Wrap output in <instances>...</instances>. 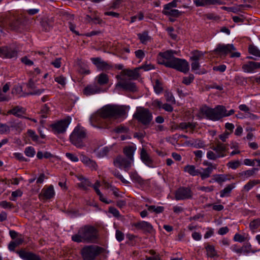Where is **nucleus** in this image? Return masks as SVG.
<instances>
[{
    "instance_id": "6e6d98bb",
    "label": "nucleus",
    "mask_w": 260,
    "mask_h": 260,
    "mask_svg": "<svg viewBox=\"0 0 260 260\" xmlns=\"http://www.w3.org/2000/svg\"><path fill=\"white\" fill-rule=\"evenodd\" d=\"M49 107L47 104L44 105L41 109L42 117L43 118H46L47 116V114L49 113Z\"/></svg>"
},
{
    "instance_id": "ddd939ff",
    "label": "nucleus",
    "mask_w": 260,
    "mask_h": 260,
    "mask_svg": "<svg viewBox=\"0 0 260 260\" xmlns=\"http://www.w3.org/2000/svg\"><path fill=\"white\" fill-rule=\"evenodd\" d=\"M133 162L132 160L123 156L119 155L114 160V165L120 169H123L125 171H128L131 167L132 164Z\"/></svg>"
},
{
    "instance_id": "423d86ee",
    "label": "nucleus",
    "mask_w": 260,
    "mask_h": 260,
    "mask_svg": "<svg viewBox=\"0 0 260 260\" xmlns=\"http://www.w3.org/2000/svg\"><path fill=\"white\" fill-rule=\"evenodd\" d=\"M105 249L97 245L85 246L81 250L83 260H94L100 254L103 253Z\"/></svg>"
},
{
    "instance_id": "72a5a7b5",
    "label": "nucleus",
    "mask_w": 260,
    "mask_h": 260,
    "mask_svg": "<svg viewBox=\"0 0 260 260\" xmlns=\"http://www.w3.org/2000/svg\"><path fill=\"white\" fill-rule=\"evenodd\" d=\"M98 83L100 85H104L109 82L108 76L105 73H101L96 77Z\"/></svg>"
},
{
    "instance_id": "2f4dec72",
    "label": "nucleus",
    "mask_w": 260,
    "mask_h": 260,
    "mask_svg": "<svg viewBox=\"0 0 260 260\" xmlns=\"http://www.w3.org/2000/svg\"><path fill=\"white\" fill-rule=\"evenodd\" d=\"M162 13L168 16L178 17L182 14V12L177 9L163 10Z\"/></svg>"
},
{
    "instance_id": "412c9836",
    "label": "nucleus",
    "mask_w": 260,
    "mask_h": 260,
    "mask_svg": "<svg viewBox=\"0 0 260 260\" xmlns=\"http://www.w3.org/2000/svg\"><path fill=\"white\" fill-rule=\"evenodd\" d=\"M90 59L93 64L99 70L103 71L110 70L111 68V66L107 62L105 61L100 57H92Z\"/></svg>"
},
{
    "instance_id": "774afa93",
    "label": "nucleus",
    "mask_w": 260,
    "mask_h": 260,
    "mask_svg": "<svg viewBox=\"0 0 260 260\" xmlns=\"http://www.w3.org/2000/svg\"><path fill=\"white\" fill-rule=\"evenodd\" d=\"M61 58H56L54 60L51 62V64L56 68H59L61 64Z\"/></svg>"
},
{
    "instance_id": "f8f14e48",
    "label": "nucleus",
    "mask_w": 260,
    "mask_h": 260,
    "mask_svg": "<svg viewBox=\"0 0 260 260\" xmlns=\"http://www.w3.org/2000/svg\"><path fill=\"white\" fill-rule=\"evenodd\" d=\"M176 51L173 50H167L163 52H159L157 58L158 63L168 67V63L173 61L175 58L174 55Z\"/></svg>"
},
{
    "instance_id": "4c0bfd02",
    "label": "nucleus",
    "mask_w": 260,
    "mask_h": 260,
    "mask_svg": "<svg viewBox=\"0 0 260 260\" xmlns=\"http://www.w3.org/2000/svg\"><path fill=\"white\" fill-rule=\"evenodd\" d=\"M259 183L260 182L258 180H250L244 186L243 189L244 190L248 192L255 185L259 184Z\"/></svg>"
},
{
    "instance_id": "6e6552de",
    "label": "nucleus",
    "mask_w": 260,
    "mask_h": 260,
    "mask_svg": "<svg viewBox=\"0 0 260 260\" xmlns=\"http://www.w3.org/2000/svg\"><path fill=\"white\" fill-rule=\"evenodd\" d=\"M236 50V48L233 44H219L217 45L214 51L217 53L221 55H226L229 53H231V57H239L240 53L238 52L232 53L233 51Z\"/></svg>"
},
{
    "instance_id": "13d9d810",
    "label": "nucleus",
    "mask_w": 260,
    "mask_h": 260,
    "mask_svg": "<svg viewBox=\"0 0 260 260\" xmlns=\"http://www.w3.org/2000/svg\"><path fill=\"white\" fill-rule=\"evenodd\" d=\"M194 79V76L192 74H190L188 77H185L183 79L182 82L186 84H190Z\"/></svg>"
},
{
    "instance_id": "052dcab7",
    "label": "nucleus",
    "mask_w": 260,
    "mask_h": 260,
    "mask_svg": "<svg viewBox=\"0 0 260 260\" xmlns=\"http://www.w3.org/2000/svg\"><path fill=\"white\" fill-rule=\"evenodd\" d=\"M27 134L28 136L31 138L32 141L35 142L38 141L39 137L38 135L36 134L35 132L34 131L31 129H28L27 131Z\"/></svg>"
},
{
    "instance_id": "09e8293b",
    "label": "nucleus",
    "mask_w": 260,
    "mask_h": 260,
    "mask_svg": "<svg viewBox=\"0 0 260 260\" xmlns=\"http://www.w3.org/2000/svg\"><path fill=\"white\" fill-rule=\"evenodd\" d=\"M226 165L229 168L235 170L240 166L241 163L239 160H236L229 161Z\"/></svg>"
},
{
    "instance_id": "8fccbe9b",
    "label": "nucleus",
    "mask_w": 260,
    "mask_h": 260,
    "mask_svg": "<svg viewBox=\"0 0 260 260\" xmlns=\"http://www.w3.org/2000/svg\"><path fill=\"white\" fill-rule=\"evenodd\" d=\"M24 153L27 156L32 157L35 155L36 151L32 147L29 146L25 149Z\"/></svg>"
},
{
    "instance_id": "f03ea898",
    "label": "nucleus",
    "mask_w": 260,
    "mask_h": 260,
    "mask_svg": "<svg viewBox=\"0 0 260 260\" xmlns=\"http://www.w3.org/2000/svg\"><path fill=\"white\" fill-rule=\"evenodd\" d=\"M100 116L103 119L110 121L112 123L116 119L125 114V110L122 106L107 105L103 107L99 111Z\"/></svg>"
},
{
    "instance_id": "c03bdc74",
    "label": "nucleus",
    "mask_w": 260,
    "mask_h": 260,
    "mask_svg": "<svg viewBox=\"0 0 260 260\" xmlns=\"http://www.w3.org/2000/svg\"><path fill=\"white\" fill-rule=\"evenodd\" d=\"M153 88L155 92L157 94H159L163 91L162 84L157 79L155 80Z\"/></svg>"
},
{
    "instance_id": "680f3d73",
    "label": "nucleus",
    "mask_w": 260,
    "mask_h": 260,
    "mask_svg": "<svg viewBox=\"0 0 260 260\" xmlns=\"http://www.w3.org/2000/svg\"><path fill=\"white\" fill-rule=\"evenodd\" d=\"M116 239L118 242H121L123 240L124 238V234L119 230L116 231L115 234Z\"/></svg>"
},
{
    "instance_id": "ea45409f",
    "label": "nucleus",
    "mask_w": 260,
    "mask_h": 260,
    "mask_svg": "<svg viewBox=\"0 0 260 260\" xmlns=\"http://www.w3.org/2000/svg\"><path fill=\"white\" fill-rule=\"evenodd\" d=\"M204 56L203 52L196 50L192 52V56L190 57V59L192 61H199Z\"/></svg>"
},
{
    "instance_id": "e433bc0d",
    "label": "nucleus",
    "mask_w": 260,
    "mask_h": 260,
    "mask_svg": "<svg viewBox=\"0 0 260 260\" xmlns=\"http://www.w3.org/2000/svg\"><path fill=\"white\" fill-rule=\"evenodd\" d=\"M258 169L257 168H252L250 170H248L245 171H243L239 173L240 175L244 177V179H247L248 178L253 176L256 171H257Z\"/></svg>"
},
{
    "instance_id": "4be33fe9",
    "label": "nucleus",
    "mask_w": 260,
    "mask_h": 260,
    "mask_svg": "<svg viewBox=\"0 0 260 260\" xmlns=\"http://www.w3.org/2000/svg\"><path fill=\"white\" fill-rule=\"evenodd\" d=\"M81 161L86 167L89 168L91 170H96L98 165L96 162L85 155L84 154H81L80 156Z\"/></svg>"
},
{
    "instance_id": "6ab92c4d",
    "label": "nucleus",
    "mask_w": 260,
    "mask_h": 260,
    "mask_svg": "<svg viewBox=\"0 0 260 260\" xmlns=\"http://www.w3.org/2000/svg\"><path fill=\"white\" fill-rule=\"evenodd\" d=\"M102 91L101 88L96 83L87 85L83 90V93L86 96L99 93Z\"/></svg>"
},
{
    "instance_id": "79ce46f5",
    "label": "nucleus",
    "mask_w": 260,
    "mask_h": 260,
    "mask_svg": "<svg viewBox=\"0 0 260 260\" xmlns=\"http://www.w3.org/2000/svg\"><path fill=\"white\" fill-rule=\"evenodd\" d=\"M179 128L181 129H187V128H190L192 131L194 130L196 126V124L195 123H191V122H181L179 124Z\"/></svg>"
},
{
    "instance_id": "5701e85b",
    "label": "nucleus",
    "mask_w": 260,
    "mask_h": 260,
    "mask_svg": "<svg viewBox=\"0 0 260 260\" xmlns=\"http://www.w3.org/2000/svg\"><path fill=\"white\" fill-rule=\"evenodd\" d=\"M26 113V109L21 106H17L8 111V114H12L19 118H27L23 116Z\"/></svg>"
},
{
    "instance_id": "3c124183",
    "label": "nucleus",
    "mask_w": 260,
    "mask_h": 260,
    "mask_svg": "<svg viewBox=\"0 0 260 260\" xmlns=\"http://www.w3.org/2000/svg\"><path fill=\"white\" fill-rule=\"evenodd\" d=\"M260 226V218H257L250 222L249 227L251 230H254Z\"/></svg>"
},
{
    "instance_id": "0eeeda50",
    "label": "nucleus",
    "mask_w": 260,
    "mask_h": 260,
    "mask_svg": "<svg viewBox=\"0 0 260 260\" xmlns=\"http://www.w3.org/2000/svg\"><path fill=\"white\" fill-rule=\"evenodd\" d=\"M133 117L138 122L146 126L151 124L153 119L152 114L150 110L143 107L137 108Z\"/></svg>"
},
{
    "instance_id": "f3484780",
    "label": "nucleus",
    "mask_w": 260,
    "mask_h": 260,
    "mask_svg": "<svg viewBox=\"0 0 260 260\" xmlns=\"http://www.w3.org/2000/svg\"><path fill=\"white\" fill-rule=\"evenodd\" d=\"M16 253L23 260H42L39 255L23 249L17 251Z\"/></svg>"
},
{
    "instance_id": "39448f33",
    "label": "nucleus",
    "mask_w": 260,
    "mask_h": 260,
    "mask_svg": "<svg viewBox=\"0 0 260 260\" xmlns=\"http://www.w3.org/2000/svg\"><path fill=\"white\" fill-rule=\"evenodd\" d=\"M209 167L205 169H202V172L199 169H196L193 165H187L184 167V171L187 172L192 176L200 175L202 180L209 178L212 174L213 169H215L216 166H213L211 163L208 165Z\"/></svg>"
},
{
    "instance_id": "9b49d317",
    "label": "nucleus",
    "mask_w": 260,
    "mask_h": 260,
    "mask_svg": "<svg viewBox=\"0 0 260 260\" xmlns=\"http://www.w3.org/2000/svg\"><path fill=\"white\" fill-rule=\"evenodd\" d=\"M18 49L13 46L0 47V57L4 58L16 59L18 57Z\"/></svg>"
},
{
    "instance_id": "864d4df0",
    "label": "nucleus",
    "mask_w": 260,
    "mask_h": 260,
    "mask_svg": "<svg viewBox=\"0 0 260 260\" xmlns=\"http://www.w3.org/2000/svg\"><path fill=\"white\" fill-rule=\"evenodd\" d=\"M251 245L249 244H247L245 245L242 246L241 247V254H248L250 252L254 253V251L251 250Z\"/></svg>"
},
{
    "instance_id": "f704fd0d",
    "label": "nucleus",
    "mask_w": 260,
    "mask_h": 260,
    "mask_svg": "<svg viewBox=\"0 0 260 260\" xmlns=\"http://www.w3.org/2000/svg\"><path fill=\"white\" fill-rule=\"evenodd\" d=\"M213 180L219 184H221L227 180H230V179L225 174H215L213 176Z\"/></svg>"
},
{
    "instance_id": "cd10ccee",
    "label": "nucleus",
    "mask_w": 260,
    "mask_h": 260,
    "mask_svg": "<svg viewBox=\"0 0 260 260\" xmlns=\"http://www.w3.org/2000/svg\"><path fill=\"white\" fill-rule=\"evenodd\" d=\"M236 187V183H233L227 185L223 189L220 191V198L229 197L231 196L232 190Z\"/></svg>"
},
{
    "instance_id": "c756f323",
    "label": "nucleus",
    "mask_w": 260,
    "mask_h": 260,
    "mask_svg": "<svg viewBox=\"0 0 260 260\" xmlns=\"http://www.w3.org/2000/svg\"><path fill=\"white\" fill-rule=\"evenodd\" d=\"M24 242V239L20 235V237L17 238L14 241H11L8 245L9 249L11 251H14L15 249L18 246L22 244Z\"/></svg>"
},
{
    "instance_id": "69168bd1",
    "label": "nucleus",
    "mask_w": 260,
    "mask_h": 260,
    "mask_svg": "<svg viewBox=\"0 0 260 260\" xmlns=\"http://www.w3.org/2000/svg\"><path fill=\"white\" fill-rule=\"evenodd\" d=\"M165 96L166 98V100L167 102H169L172 104H175V100L173 95V94L171 93H167L165 94Z\"/></svg>"
},
{
    "instance_id": "1a4fd4ad",
    "label": "nucleus",
    "mask_w": 260,
    "mask_h": 260,
    "mask_svg": "<svg viewBox=\"0 0 260 260\" xmlns=\"http://www.w3.org/2000/svg\"><path fill=\"white\" fill-rule=\"evenodd\" d=\"M71 122V118L68 117L50 125V127L55 134H63Z\"/></svg>"
},
{
    "instance_id": "37998d69",
    "label": "nucleus",
    "mask_w": 260,
    "mask_h": 260,
    "mask_svg": "<svg viewBox=\"0 0 260 260\" xmlns=\"http://www.w3.org/2000/svg\"><path fill=\"white\" fill-rule=\"evenodd\" d=\"M78 186L83 190H87L88 187L91 186V183L88 179L82 178V182L78 183Z\"/></svg>"
},
{
    "instance_id": "58836bf2",
    "label": "nucleus",
    "mask_w": 260,
    "mask_h": 260,
    "mask_svg": "<svg viewBox=\"0 0 260 260\" xmlns=\"http://www.w3.org/2000/svg\"><path fill=\"white\" fill-rule=\"evenodd\" d=\"M146 207H148V210L150 212H153L156 214L162 213L164 211V207L162 206H155L154 205L148 206L146 205Z\"/></svg>"
},
{
    "instance_id": "a878e982",
    "label": "nucleus",
    "mask_w": 260,
    "mask_h": 260,
    "mask_svg": "<svg viewBox=\"0 0 260 260\" xmlns=\"http://www.w3.org/2000/svg\"><path fill=\"white\" fill-rule=\"evenodd\" d=\"M242 68L245 72L251 73L255 70L260 68V63L258 62L249 61L247 63L243 64Z\"/></svg>"
},
{
    "instance_id": "e2e57ef3",
    "label": "nucleus",
    "mask_w": 260,
    "mask_h": 260,
    "mask_svg": "<svg viewBox=\"0 0 260 260\" xmlns=\"http://www.w3.org/2000/svg\"><path fill=\"white\" fill-rule=\"evenodd\" d=\"M66 156L73 162H77L79 160L78 157L75 155L71 153H66Z\"/></svg>"
},
{
    "instance_id": "49530a36",
    "label": "nucleus",
    "mask_w": 260,
    "mask_h": 260,
    "mask_svg": "<svg viewBox=\"0 0 260 260\" xmlns=\"http://www.w3.org/2000/svg\"><path fill=\"white\" fill-rule=\"evenodd\" d=\"M250 54L257 57H260V50L258 48L254 45H250L248 48Z\"/></svg>"
},
{
    "instance_id": "393cba45",
    "label": "nucleus",
    "mask_w": 260,
    "mask_h": 260,
    "mask_svg": "<svg viewBox=\"0 0 260 260\" xmlns=\"http://www.w3.org/2000/svg\"><path fill=\"white\" fill-rule=\"evenodd\" d=\"M193 3L197 7H204L208 5H221V0H194Z\"/></svg>"
},
{
    "instance_id": "dca6fc26",
    "label": "nucleus",
    "mask_w": 260,
    "mask_h": 260,
    "mask_svg": "<svg viewBox=\"0 0 260 260\" xmlns=\"http://www.w3.org/2000/svg\"><path fill=\"white\" fill-rule=\"evenodd\" d=\"M55 196V191L52 185L44 187L39 194V198L41 200H48L53 198Z\"/></svg>"
},
{
    "instance_id": "4d7b16f0",
    "label": "nucleus",
    "mask_w": 260,
    "mask_h": 260,
    "mask_svg": "<svg viewBox=\"0 0 260 260\" xmlns=\"http://www.w3.org/2000/svg\"><path fill=\"white\" fill-rule=\"evenodd\" d=\"M207 157L209 159L211 160H216L217 158H220L218 155L216 153V152H214L213 151L210 150L208 151L207 153Z\"/></svg>"
},
{
    "instance_id": "9d476101",
    "label": "nucleus",
    "mask_w": 260,
    "mask_h": 260,
    "mask_svg": "<svg viewBox=\"0 0 260 260\" xmlns=\"http://www.w3.org/2000/svg\"><path fill=\"white\" fill-rule=\"evenodd\" d=\"M168 68L175 69L184 73H187L189 69L188 62L184 59L175 57L173 61L168 63Z\"/></svg>"
},
{
    "instance_id": "2eb2a0df",
    "label": "nucleus",
    "mask_w": 260,
    "mask_h": 260,
    "mask_svg": "<svg viewBox=\"0 0 260 260\" xmlns=\"http://www.w3.org/2000/svg\"><path fill=\"white\" fill-rule=\"evenodd\" d=\"M210 148L216 152L220 158L226 156L227 151V145L226 144L217 141L215 142V144L211 146Z\"/></svg>"
},
{
    "instance_id": "a19ab883",
    "label": "nucleus",
    "mask_w": 260,
    "mask_h": 260,
    "mask_svg": "<svg viewBox=\"0 0 260 260\" xmlns=\"http://www.w3.org/2000/svg\"><path fill=\"white\" fill-rule=\"evenodd\" d=\"M206 249L207 251V255L208 256L210 257H214V256L217 255V252L215 249V248L213 246L211 245H208L206 247Z\"/></svg>"
},
{
    "instance_id": "338daca9",
    "label": "nucleus",
    "mask_w": 260,
    "mask_h": 260,
    "mask_svg": "<svg viewBox=\"0 0 260 260\" xmlns=\"http://www.w3.org/2000/svg\"><path fill=\"white\" fill-rule=\"evenodd\" d=\"M109 211L110 213L113 215L114 216L118 217H119L120 214L119 211L114 207H110L109 208Z\"/></svg>"
},
{
    "instance_id": "aec40b11",
    "label": "nucleus",
    "mask_w": 260,
    "mask_h": 260,
    "mask_svg": "<svg viewBox=\"0 0 260 260\" xmlns=\"http://www.w3.org/2000/svg\"><path fill=\"white\" fill-rule=\"evenodd\" d=\"M117 87H120L123 89L132 92H135L137 90L136 85L135 83L129 81L121 80L116 84Z\"/></svg>"
},
{
    "instance_id": "7ed1b4c3",
    "label": "nucleus",
    "mask_w": 260,
    "mask_h": 260,
    "mask_svg": "<svg viewBox=\"0 0 260 260\" xmlns=\"http://www.w3.org/2000/svg\"><path fill=\"white\" fill-rule=\"evenodd\" d=\"M86 136V130L78 124L74 128L71 133L70 140L71 143L77 148H81L85 146L84 140Z\"/></svg>"
},
{
    "instance_id": "bf43d9fd",
    "label": "nucleus",
    "mask_w": 260,
    "mask_h": 260,
    "mask_svg": "<svg viewBox=\"0 0 260 260\" xmlns=\"http://www.w3.org/2000/svg\"><path fill=\"white\" fill-rule=\"evenodd\" d=\"M10 132V127L6 124L0 123V134H4Z\"/></svg>"
},
{
    "instance_id": "c85d7f7f",
    "label": "nucleus",
    "mask_w": 260,
    "mask_h": 260,
    "mask_svg": "<svg viewBox=\"0 0 260 260\" xmlns=\"http://www.w3.org/2000/svg\"><path fill=\"white\" fill-rule=\"evenodd\" d=\"M139 68H136L134 70H124L123 71V74L129 77L131 79H137L140 77L139 73Z\"/></svg>"
},
{
    "instance_id": "f257e3e1",
    "label": "nucleus",
    "mask_w": 260,
    "mask_h": 260,
    "mask_svg": "<svg viewBox=\"0 0 260 260\" xmlns=\"http://www.w3.org/2000/svg\"><path fill=\"white\" fill-rule=\"evenodd\" d=\"M99 239V231L94 226L87 224L81 227L77 234L72 236V240L77 243H96Z\"/></svg>"
},
{
    "instance_id": "a18cd8bd",
    "label": "nucleus",
    "mask_w": 260,
    "mask_h": 260,
    "mask_svg": "<svg viewBox=\"0 0 260 260\" xmlns=\"http://www.w3.org/2000/svg\"><path fill=\"white\" fill-rule=\"evenodd\" d=\"M129 176L133 181L140 184L143 183V179L138 175L137 172H132L129 173Z\"/></svg>"
},
{
    "instance_id": "603ef678",
    "label": "nucleus",
    "mask_w": 260,
    "mask_h": 260,
    "mask_svg": "<svg viewBox=\"0 0 260 260\" xmlns=\"http://www.w3.org/2000/svg\"><path fill=\"white\" fill-rule=\"evenodd\" d=\"M54 80L62 87H64L66 84V79L62 75L55 77Z\"/></svg>"
},
{
    "instance_id": "a211bd4d",
    "label": "nucleus",
    "mask_w": 260,
    "mask_h": 260,
    "mask_svg": "<svg viewBox=\"0 0 260 260\" xmlns=\"http://www.w3.org/2000/svg\"><path fill=\"white\" fill-rule=\"evenodd\" d=\"M140 159L142 161L149 167H152L153 166V159L147 150L142 147L140 150Z\"/></svg>"
},
{
    "instance_id": "b1692460",
    "label": "nucleus",
    "mask_w": 260,
    "mask_h": 260,
    "mask_svg": "<svg viewBox=\"0 0 260 260\" xmlns=\"http://www.w3.org/2000/svg\"><path fill=\"white\" fill-rule=\"evenodd\" d=\"M136 228L142 230L145 232L151 233L153 231L152 225L149 222L145 221H142L135 223L133 225Z\"/></svg>"
},
{
    "instance_id": "4468645a",
    "label": "nucleus",
    "mask_w": 260,
    "mask_h": 260,
    "mask_svg": "<svg viewBox=\"0 0 260 260\" xmlns=\"http://www.w3.org/2000/svg\"><path fill=\"white\" fill-rule=\"evenodd\" d=\"M192 192L188 187H182L178 188L175 192V199L177 201L191 199Z\"/></svg>"
},
{
    "instance_id": "7c9ffc66",
    "label": "nucleus",
    "mask_w": 260,
    "mask_h": 260,
    "mask_svg": "<svg viewBox=\"0 0 260 260\" xmlns=\"http://www.w3.org/2000/svg\"><path fill=\"white\" fill-rule=\"evenodd\" d=\"M137 36L141 43L143 44H146L148 42H150L151 40V37L149 36L147 31L139 33L137 34Z\"/></svg>"
},
{
    "instance_id": "de8ad7c7",
    "label": "nucleus",
    "mask_w": 260,
    "mask_h": 260,
    "mask_svg": "<svg viewBox=\"0 0 260 260\" xmlns=\"http://www.w3.org/2000/svg\"><path fill=\"white\" fill-rule=\"evenodd\" d=\"M112 174L117 178L119 179L124 184H128L129 182L125 180L120 173L117 170H114L112 172Z\"/></svg>"
},
{
    "instance_id": "c9c22d12",
    "label": "nucleus",
    "mask_w": 260,
    "mask_h": 260,
    "mask_svg": "<svg viewBox=\"0 0 260 260\" xmlns=\"http://www.w3.org/2000/svg\"><path fill=\"white\" fill-rule=\"evenodd\" d=\"M22 26V22L20 19H16L12 21L10 23V27L11 29L18 31L19 30Z\"/></svg>"
},
{
    "instance_id": "5fc2aeb1",
    "label": "nucleus",
    "mask_w": 260,
    "mask_h": 260,
    "mask_svg": "<svg viewBox=\"0 0 260 260\" xmlns=\"http://www.w3.org/2000/svg\"><path fill=\"white\" fill-rule=\"evenodd\" d=\"M178 0H173L171 3H169L166 5H165L164 7L163 10H171L173 8H175L177 6Z\"/></svg>"
},
{
    "instance_id": "473e14b6",
    "label": "nucleus",
    "mask_w": 260,
    "mask_h": 260,
    "mask_svg": "<svg viewBox=\"0 0 260 260\" xmlns=\"http://www.w3.org/2000/svg\"><path fill=\"white\" fill-rule=\"evenodd\" d=\"M11 127L16 131L20 132L25 128V124L22 121L17 120L12 122Z\"/></svg>"
},
{
    "instance_id": "bb28decb",
    "label": "nucleus",
    "mask_w": 260,
    "mask_h": 260,
    "mask_svg": "<svg viewBox=\"0 0 260 260\" xmlns=\"http://www.w3.org/2000/svg\"><path fill=\"white\" fill-rule=\"evenodd\" d=\"M136 150V146L135 145H129L123 148V152L126 158L134 162V154Z\"/></svg>"
},
{
    "instance_id": "20e7f679",
    "label": "nucleus",
    "mask_w": 260,
    "mask_h": 260,
    "mask_svg": "<svg viewBox=\"0 0 260 260\" xmlns=\"http://www.w3.org/2000/svg\"><path fill=\"white\" fill-rule=\"evenodd\" d=\"M223 106L222 105H218L214 108L204 106L200 109V114L205 115L207 119L212 121H218L223 118Z\"/></svg>"
},
{
    "instance_id": "0e129e2a",
    "label": "nucleus",
    "mask_w": 260,
    "mask_h": 260,
    "mask_svg": "<svg viewBox=\"0 0 260 260\" xmlns=\"http://www.w3.org/2000/svg\"><path fill=\"white\" fill-rule=\"evenodd\" d=\"M21 62L25 65L31 66L34 64L32 61L28 59L26 56H24L21 58Z\"/></svg>"
}]
</instances>
